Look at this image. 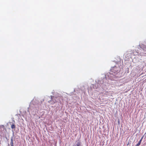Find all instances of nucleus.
<instances>
[{
  "label": "nucleus",
  "instance_id": "f257e3e1",
  "mask_svg": "<svg viewBox=\"0 0 146 146\" xmlns=\"http://www.w3.org/2000/svg\"><path fill=\"white\" fill-rule=\"evenodd\" d=\"M119 68L115 66L111 70L112 72L114 73H117L119 71Z\"/></svg>",
  "mask_w": 146,
  "mask_h": 146
},
{
  "label": "nucleus",
  "instance_id": "7ed1b4c3",
  "mask_svg": "<svg viewBox=\"0 0 146 146\" xmlns=\"http://www.w3.org/2000/svg\"><path fill=\"white\" fill-rule=\"evenodd\" d=\"M11 143H10L11 146H14V145H13L14 143H13V139L12 137L11 139Z\"/></svg>",
  "mask_w": 146,
  "mask_h": 146
},
{
  "label": "nucleus",
  "instance_id": "1a4fd4ad",
  "mask_svg": "<svg viewBox=\"0 0 146 146\" xmlns=\"http://www.w3.org/2000/svg\"><path fill=\"white\" fill-rule=\"evenodd\" d=\"M143 136H142V137H141V139H140V140H139V142H140V143H141V141H142V140L143 139Z\"/></svg>",
  "mask_w": 146,
  "mask_h": 146
},
{
  "label": "nucleus",
  "instance_id": "6e6552de",
  "mask_svg": "<svg viewBox=\"0 0 146 146\" xmlns=\"http://www.w3.org/2000/svg\"><path fill=\"white\" fill-rule=\"evenodd\" d=\"M141 143H140V142L139 141V142L135 146H139L140 145Z\"/></svg>",
  "mask_w": 146,
  "mask_h": 146
},
{
  "label": "nucleus",
  "instance_id": "f03ea898",
  "mask_svg": "<svg viewBox=\"0 0 146 146\" xmlns=\"http://www.w3.org/2000/svg\"><path fill=\"white\" fill-rule=\"evenodd\" d=\"M141 48L144 52H146V46L144 45L141 46Z\"/></svg>",
  "mask_w": 146,
  "mask_h": 146
},
{
  "label": "nucleus",
  "instance_id": "39448f33",
  "mask_svg": "<svg viewBox=\"0 0 146 146\" xmlns=\"http://www.w3.org/2000/svg\"><path fill=\"white\" fill-rule=\"evenodd\" d=\"M76 146H81V142L80 141H78L77 142L76 144Z\"/></svg>",
  "mask_w": 146,
  "mask_h": 146
},
{
  "label": "nucleus",
  "instance_id": "0eeeda50",
  "mask_svg": "<svg viewBox=\"0 0 146 146\" xmlns=\"http://www.w3.org/2000/svg\"><path fill=\"white\" fill-rule=\"evenodd\" d=\"M11 127L12 129H14L15 128V126L14 124H12L11 126Z\"/></svg>",
  "mask_w": 146,
  "mask_h": 146
},
{
  "label": "nucleus",
  "instance_id": "423d86ee",
  "mask_svg": "<svg viewBox=\"0 0 146 146\" xmlns=\"http://www.w3.org/2000/svg\"><path fill=\"white\" fill-rule=\"evenodd\" d=\"M54 97L53 98H52V100L54 101V102L53 103H52L51 104H53L55 102H56V100H55L54 101Z\"/></svg>",
  "mask_w": 146,
  "mask_h": 146
},
{
  "label": "nucleus",
  "instance_id": "20e7f679",
  "mask_svg": "<svg viewBox=\"0 0 146 146\" xmlns=\"http://www.w3.org/2000/svg\"><path fill=\"white\" fill-rule=\"evenodd\" d=\"M5 126L3 125H0V131L2 130V129H4Z\"/></svg>",
  "mask_w": 146,
  "mask_h": 146
}]
</instances>
